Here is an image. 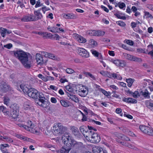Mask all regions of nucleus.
Returning <instances> with one entry per match:
<instances>
[{"label":"nucleus","mask_w":153,"mask_h":153,"mask_svg":"<svg viewBox=\"0 0 153 153\" xmlns=\"http://www.w3.org/2000/svg\"><path fill=\"white\" fill-rule=\"evenodd\" d=\"M27 94L30 97L36 100L35 102L38 105L43 108L47 107V105L45 100V98L42 93H39L36 90L31 88Z\"/></svg>","instance_id":"nucleus-1"},{"label":"nucleus","mask_w":153,"mask_h":153,"mask_svg":"<svg viewBox=\"0 0 153 153\" xmlns=\"http://www.w3.org/2000/svg\"><path fill=\"white\" fill-rule=\"evenodd\" d=\"M15 56L22 63L25 67L29 68L31 66L32 61L29 59L27 53L22 50L16 51L14 52Z\"/></svg>","instance_id":"nucleus-2"},{"label":"nucleus","mask_w":153,"mask_h":153,"mask_svg":"<svg viewBox=\"0 0 153 153\" xmlns=\"http://www.w3.org/2000/svg\"><path fill=\"white\" fill-rule=\"evenodd\" d=\"M62 139V142L68 147L74 146L76 144V142L72 138L69 133H66L63 135Z\"/></svg>","instance_id":"nucleus-3"},{"label":"nucleus","mask_w":153,"mask_h":153,"mask_svg":"<svg viewBox=\"0 0 153 153\" xmlns=\"http://www.w3.org/2000/svg\"><path fill=\"white\" fill-rule=\"evenodd\" d=\"M67 128L63 126L61 123H58L54 124L53 127V133L56 135H61L67 131Z\"/></svg>","instance_id":"nucleus-4"},{"label":"nucleus","mask_w":153,"mask_h":153,"mask_svg":"<svg viewBox=\"0 0 153 153\" xmlns=\"http://www.w3.org/2000/svg\"><path fill=\"white\" fill-rule=\"evenodd\" d=\"M27 126L24 125L22 124H19V126L21 127H23L26 130L30 132L37 134H39V132L36 129L34 124L30 121L27 122Z\"/></svg>","instance_id":"nucleus-5"},{"label":"nucleus","mask_w":153,"mask_h":153,"mask_svg":"<svg viewBox=\"0 0 153 153\" xmlns=\"http://www.w3.org/2000/svg\"><path fill=\"white\" fill-rule=\"evenodd\" d=\"M77 91L78 94L82 97L86 96L88 93L87 88L82 85H79L77 87Z\"/></svg>","instance_id":"nucleus-6"},{"label":"nucleus","mask_w":153,"mask_h":153,"mask_svg":"<svg viewBox=\"0 0 153 153\" xmlns=\"http://www.w3.org/2000/svg\"><path fill=\"white\" fill-rule=\"evenodd\" d=\"M10 108L12 109L10 116L12 118L15 119V120H17L18 116V107L16 105L14 104L13 105H11L10 106Z\"/></svg>","instance_id":"nucleus-7"},{"label":"nucleus","mask_w":153,"mask_h":153,"mask_svg":"<svg viewBox=\"0 0 153 153\" xmlns=\"http://www.w3.org/2000/svg\"><path fill=\"white\" fill-rule=\"evenodd\" d=\"M109 61L119 67L123 68L125 67L126 65V62L124 61L118 59H110Z\"/></svg>","instance_id":"nucleus-8"},{"label":"nucleus","mask_w":153,"mask_h":153,"mask_svg":"<svg viewBox=\"0 0 153 153\" xmlns=\"http://www.w3.org/2000/svg\"><path fill=\"white\" fill-rule=\"evenodd\" d=\"M21 21L23 22H34L33 14L32 13L28 14L23 16Z\"/></svg>","instance_id":"nucleus-9"},{"label":"nucleus","mask_w":153,"mask_h":153,"mask_svg":"<svg viewBox=\"0 0 153 153\" xmlns=\"http://www.w3.org/2000/svg\"><path fill=\"white\" fill-rule=\"evenodd\" d=\"M77 52L79 55L84 58H87L89 56V54L85 49L80 48H77Z\"/></svg>","instance_id":"nucleus-10"},{"label":"nucleus","mask_w":153,"mask_h":153,"mask_svg":"<svg viewBox=\"0 0 153 153\" xmlns=\"http://www.w3.org/2000/svg\"><path fill=\"white\" fill-rule=\"evenodd\" d=\"M100 140V136L98 134L93 132L89 141L91 143H97Z\"/></svg>","instance_id":"nucleus-11"},{"label":"nucleus","mask_w":153,"mask_h":153,"mask_svg":"<svg viewBox=\"0 0 153 153\" xmlns=\"http://www.w3.org/2000/svg\"><path fill=\"white\" fill-rule=\"evenodd\" d=\"M33 19L34 22L38 20L41 19L43 17L42 14L40 12V10H35L33 12Z\"/></svg>","instance_id":"nucleus-12"},{"label":"nucleus","mask_w":153,"mask_h":153,"mask_svg":"<svg viewBox=\"0 0 153 153\" xmlns=\"http://www.w3.org/2000/svg\"><path fill=\"white\" fill-rule=\"evenodd\" d=\"M42 54L45 57H48L54 60L57 61L59 60V58L55 56L54 54L49 53L43 51L42 52Z\"/></svg>","instance_id":"nucleus-13"},{"label":"nucleus","mask_w":153,"mask_h":153,"mask_svg":"<svg viewBox=\"0 0 153 153\" xmlns=\"http://www.w3.org/2000/svg\"><path fill=\"white\" fill-rule=\"evenodd\" d=\"M89 34H91V36H103L104 35L105 32L101 30H93L90 31L89 32Z\"/></svg>","instance_id":"nucleus-14"},{"label":"nucleus","mask_w":153,"mask_h":153,"mask_svg":"<svg viewBox=\"0 0 153 153\" xmlns=\"http://www.w3.org/2000/svg\"><path fill=\"white\" fill-rule=\"evenodd\" d=\"M0 88L2 91H6L9 89L10 86L6 82L2 81L1 83Z\"/></svg>","instance_id":"nucleus-15"},{"label":"nucleus","mask_w":153,"mask_h":153,"mask_svg":"<svg viewBox=\"0 0 153 153\" xmlns=\"http://www.w3.org/2000/svg\"><path fill=\"white\" fill-rule=\"evenodd\" d=\"M150 94L147 89L142 90L140 92V95L143 97L145 99L150 98Z\"/></svg>","instance_id":"nucleus-16"},{"label":"nucleus","mask_w":153,"mask_h":153,"mask_svg":"<svg viewBox=\"0 0 153 153\" xmlns=\"http://www.w3.org/2000/svg\"><path fill=\"white\" fill-rule=\"evenodd\" d=\"M94 131H90V130H87V131H85V132L83 134L84 137L88 141H89L91 138H89V136H92Z\"/></svg>","instance_id":"nucleus-17"},{"label":"nucleus","mask_w":153,"mask_h":153,"mask_svg":"<svg viewBox=\"0 0 153 153\" xmlns=\"http://www.w3.org/2000/svg\"><path fill=\"white\" fill-rule=\"evenodd\" d=\"M36 60L38 64L41 65L43 63V60L41 55L37 53L36 55Z\"/></svg>","instance_id":"nucleus-18"},{"label":"nucleus","mask_w":153,"mask_h":153,"mask_svg":"<svg viewBox=\"0 0 153 153\" xmlns=\"http://www.w3.org/2000/svg\"><path fill=\"white\" fill-rule=\"evenodd\" d=\"M0 33L1 36L2 37H4L6 33L10 34L12 33V31L11 30H8L6 28L1 27Z\"/></svg>","instance_id":"nucleus-19"},{"label":"nucleus","mask_w":153,"mask_h":153,"mask_svg":"<svg viewBox=\"0 0 153 153\" xmlns=\"http://www.w3.org/2000/svg\"><path fill=\"white\" fill-rule=\"evenodd\" d=\"M63 17L68 19H74L76 18V16L73 13H64L63 14Z\"/></svg>","instance_id":"nucleus-20"},{"label":"nucleus","mask_w":153,"mask_h":153,"mask_svg":"<svg viewBox=\"0 0 153 153\" xmlns=\"http://www.w3.org/2000/svg\"><path fill=\"white\" fill-rule=\"evenodd\" d=\"M3 100L4 104L7 106H10L11 101L10 98L7 96H5L3 97Z\"/></svg>","instance_id":"nucleus-21"},{"label":"nucleus","mask_w":153,"mask_h":153,"mask_svg":"<svg viewBox=\"0 0 153 153\" xmlns=\"http://www.w3.org/2000/svg\"><path fill=\"white\" fill-rule=\"evenodd\" d=\"M123 100L124 102L131 103H136L137 102V101L136 99L130 97L124 98L123 99Z\"/></svg>","instance_id":"nucleus-22"},{"label":"nucleus","mask_w":153,"mask_h":153,"mask_svg":"<svg viewBox=\"0 0 153 153\" xmlns=\"http://www.w3.org/2000/svg\"><path fill=\"white\" fill-rule=\"evenodd\" d=\"M68 95L69 99H71L72 101L77 103L79 102L78 97L75 95H73L72 93H68Z\"/></svg>","instance_id":"nucleus-23"},{"label":"nucleus","mask_w":153,"mask_h":153,"mask_svg":"<svg viewBox=\"0 0 153 153\" xmlns=\"http://www.w3.org/2000/svg\"><path fill=\"white\" fill-rule=\"evenodd\" d=\"M47 29L52 33H59V31L58 30V27H57L48 26L47 27Z\"/></svg>","instance_id":"nucleus-24"},{"label":"nucleus","mask_w":153,"mask_h":153,"mask_svg":"<svg viewBox=\"0 0 153 153\" xmlns=\"http://www.w3.org/2000/svg\"><path fill=\"white\" fill-rule=\"evenodd\" d=\"M27 85H26L24 84H22L20 86V88L22 90V91L25 93H27L28 91H29L30 88H28Z\"/></svg>","instance_id":"nucleus-25"},{"label":"nucleus","mask_w":153,"mask_h":153,"mask_svg":"<svg viewBox=\"0 0 153 153\" xmlns=\"http://www.w3.org/2000/svg\"><path fill=\"white\" fill-rule=\"evenodd\" d=\"M126 4L123 2H119L118 3H116L115 7H118L120 9H125L126 7Z\"/></svg>","instance_id":"nucleus-26"},{"label":"nucleus","mask_w":153,"mask_h":153,"mask_svg":"<svg viewBox=\"0 0 153 153\" xmlns=\"http://www.w3.org/2000/svg\"><path fill=\"white\" fill-rule=\"evenodd\" d=\"M16 137L21 139V140H23L24 141H30V138L24 137L21 135L17 134L16 135Z\"/></svg>","instance_id":"nucleus-27"},{"label":"nucleus","mask_w":153,"mask_h":153,"mask_svg":"<svg viewBox=\"0 0 153 153\" xmlns=\"http://www.w3.org/2000/svg\"><path fill=\"white\" fill-rule=\"evenodd\" d=\"M89 45L91 47H94L97 46V42L96 41L93 39H91L89 41Z\"/></svg>","instance_id":"nucleus-28"},{"label":"nucleus","mask_w":153,"mask_h":153,"mask_svg":"<svg viewBox=\"0 0 153 153\" xmlns=\"http://www.w3.org/2000/svg\"><path fill=\"white\" fill-rule=\"evenodd\" d=\"M83 74L87 77H90L94 80H95L96 79L94 76L90 72L84 71L83 72Z\"/></svg>","instance_id":"nucleus-29"},{"label":"nucleus","mask_w":153,"mask_h":153,"mask_svg":"<svg viewBox=\"0 0 153 153\" xmlns=\"http://www.w3.org/2000/svg\"><path fill=\"white\" fill-rule=\"evenodd\" d=\"M71 130L72 133L75 135H77L78 133V129L77 128L74 126H71Z\"/></svg>","instance_id":"nucleus-30"},{"label":"nucleus","mask_w":153,"mask_h":153,"mask_svg":"<svg viewBox=\"0 0 153 153\" xmlns=\"http://www.w3.org/2000/svg\"><path fill=\"white\" fill-rule=\"evenodd\" d=\"M0 111L2 112L4 114H8L9 113V111L4 106H0Z\"/></svg>","instance_id":"nucleus-31"},{"label":"nucleus","mask_w":153,"mask_h":153,"mask_svg":"<svg viewBox=\"0 0 153 153\" xmlns=\"http://www.w3.org/2000/svg\"><path fill=\"white\" fill-rule=\"evenodd\" d=\"M97 90L98 91L102 92L105 96H108V94L107 92L105 91V90L101 88L100 86L97 85Z\"/></svg>","instance_id":"nucleus-32"},{"label":"nucleus","mask_w":153,"mask_h":153,"mask_svg":"<svg viewBox=\"0 0 153 153\" xmlns=\"http://www.w3.org/2000/svg\"><path fill=\"white\" fill-rule=\"evenodd\" d=\"M149 135L153 136V129L148 127L146 134Z\"/></svg>","instance_id":"nucleus-33"},{"label":"nucleus","mask_w":153,"mask_h":153,"mask_svg":"<svg viewBox=\"0 0 153 153\" xmlns=\"http://www.w3.org/2000/svg\"><path fill=\"white\" fill-rule=\"evenodd\" d=\"M134 80L132 78L127 79H126V81L128 83V86L130 87H131L133 82H134Z\"/></svg>","instance_id":"nucleus-34"},{"label":"nucleus","mask_w":153,"mask_h":153,"mask_svg":"<svg viewBox=\"0 0 153 153\" xmlns=\"http://www.w3.org/2000/svg\"><path fill=\"white\" fill-rule=\"evenodd\" d=\"M61 104L63 107H66L69 106L68 103L67 101L61 100L60 101Z\"/></svg>","instance_id":"nucleus-35"},{"label":"nucleus","mask_w":153,"mask_h":153,"mask_svg":"<svg viewBox=\"0 0 153 153\" xmlns=\"http://www.w3.org/2000/svg\"><path fill=\"white\" fill-rule=\"evenodd\" d=\"M148 127V126L143 125H141L139 126V128L140 130L145 134H146V132Z\"/></svg>","instance_id":"nucleus-36"},{"label":"nucleus","mask_w":153,"mask_h":153,"mask_svg":"<svg viewBox=\"0 0 153 153\" xmlns=\"http://www.w3.org/2000/svg\"><path fill=\"white\" fill-rule=\"evenodd\" d=\"M38 34L40 35H43V36L49 38H51V36H52L51 33H48L47 32L43 33L39 32Z\"/></svg>","instance_id":"nucleus-37"},{"label":"nucleus","mask_w":153,"mask_h":153,"mask_svg":"<svg viewBox=\"0 0 153 153\" xmlns=\"http://www.w3.org/2000/svg\"><path fill=\"white\" fill-rule=\"evenodd\" d=\"M77 41L80 43H84L86 42V39L82 36H79L77 38Z\"/></svg>","instance_id":"nucleus-38"},{"label":"nucleus","mask_w":153,"mask_h":153,"mask_svg":"<svg viewBox=\"0 0 153 153\" xmlns=\"http://www.w3.org/2000/svg\"><path fill=\"white\" fill-rule=\"evenodd\" d=\"M66 73L68 74H71L75 72L74 70L72 68H68L65 69Z\"/></svg>","instance_id":"nucleus-39"},{"label":"nucleus","mask_w":153,"mask_h":153,"mask_svg":"<svg viewBox=\"0 0 153 153\" xmlns=\"http://www.w3.org/2000/svg\"><path fill=\"white\" fill-rule=\"evenodd\" d=\"M132 61L137 62H141L142 61V60L140 58L133 56Z\"/></svg>","instance_id":"nucleus-40"},{"label":"nucleus","mask_w":153,"mask_h":153,"mask_svg":"<svg viewBox=\"0 0 153 153\" xmlns=\"http://www.w3.org/2000/svg\"><path fill=\"white\" fill-rule=\"evenodd\" d=\"M146 104L147 106L149 108H151L153 107V102H150L149 100L146 101Z\"/></svg>","instance_id":"nucleus-41"},{"label":"nucleus","mask_w":153,"mask_h":153,"mask_svg":"<svg viewBox=\"0 0 153 153\" xmlns=\"http://www.w3.org/2000/svg\"><path fill=\"white\" fill-rule=\"evenodd\" d=\"M79 130L83 134L87 131L88 129L86 126H82L79 128Z\"/></svg>","instance_id":"nucleus-42"},{"label":"nucleus","mask_w":153,"mask_h":153,"mask_svg":"<svg viewBox=\"0 0 153 153\" xmlns=\"http://www.w3.org/2000/svg\"><path fill=\"white\" fill-rule=\"evenodd\" d=\"M43 5V4L41 3L40 0H38L36 2L35 7V8H37L42 6Z\"/></svg>","instance_id":"nucleus-43"},{"label":"nucleus","mask_w":153,"mask_h":153,"mask_svg":"<svg viewBox=\"0 0 153 153\" xmlns=\"http://www.w3.org/2000/svg\"><path fill=\"white\" fill-rule=\"evenodd\" d=\"M69 149H65L64 148H62L60 150L61 153H68L70 151Z\"/></svg>","instance_id":"nucleus-44"},{"label":"nucleus","mask_w":153,"mask_h":153,"mask_svg":"<svg viewBox=\"0 0 153 153\" xmlns=\"http://www.w3.org/2000/svg\"><path fill=\"white\" fill-rule=\"evenodd\" d=\"M60 37L58 34H54L53 35L52 34V36L51 38L55 39L56 40H59L60 39Z\"/></svg>","instance_id":"nucleus-45"},{"label":"nucleus","mask_w":153,"mask_h":153,"mask_svg":"<svg viewBox=\"0 0 153 153\" xmlns=\"http://www.w3.org/2000/svg\"><path fill=\"white\" fill-rule=\"evenodd\" d=\"M123 132L127 134L129 130L126 127L122 126L120 128H119Z\"/></svg>","instance_id":"nucleus-46"},{"label":"nucleus","mask_w":153,"mask_h":153,"mask_svg":"<svg viewBox=\"0 0 153 153\" xmlns=\"http://www.w3.org/2000/svg\"><path fill=\"white\" fill-rule=\"evenodd\" d=\"M117 23L120 26L124 27L126 25L125 22L122 21H119L117 22Z\"/></svg>","instance_id":"nucleus-47"},{"label":"nucleus","mask_w":153,"mask_h":153,"mask_svg":"<svg viewBox=\"0 0 153 153\" xmlns=\"http://www.w3.org/2000/svg\"><path fill=\"white\" fill-rule=\"evenodd\" d=\"M133 97L135 98L138 97L140 96V93H139L138 91H135L133 94Z\"/></svg>","instance_id":"nucleus-48"},{"label":"nucleus","mask_w":153,"mask_h":153,"mask_svg":"<svg viewBox=\"0 0 153 153\" xmlns=\"http://www.w3.org/2000/svg\"><path fill=\"white\" fill-rule=\"evenodd\" d=\"M82 109L83 110V111L85 113H86L87 114L88 113V112H90V111L91 112V113L92 114H93V112L89 110H88V108H86L85 107H83L82 108Z\"/></svg>","instance_id":"nucleus-49"},{"label":"nucleus","mask_w":153,"mask_h":153,"mask_svg":"<svg viewBox=\"0 0 153 153\" xmlns=\"http://www.w3.org/2000/svg\"><path fill=\"white\" fill-rule=\"evenodd\" d=\"M144 16L146 17V18H151L152 16L149 12L147 11H144Z\"/></svg>","instance_id":"nucleus-50"},{"label":"nucleus","mask_w":153,"mask_h":153,"mask_svg":"<svg viewBox=\"0 0 153 153\" xmlns=\"http://www.w3.org/2000/svg\"><path fill=\"white\" fill-rule=\"evenodd\" d=\"M91 52L92 54L95 57H97L98 54L99 53L97 52L95 50H91Z\"/></svg>","instance_id":"nucleus-51"},{"label":"nucleus","mask_w":153,"mask_h":153,"mask_svg":"<svg viewBox=\"0 0 153 153\" xmlns=\"http://www.w3.org/2000/svg\"><path fill=\"white\" fill-rule=\"evenodd\" d=\"M1 146V150L2 151H3V149L5 147H9V145L7 144H1L0 146Z\"/></svg>","instance_id":"nucleus-52"},{"label":"nucleus","mask_w":153,"mask_h":153,"mask_svg":"<svg viewBox=\"0 0 153 153\" xmlns=\"http://www.w3.org/2000/svg\"><path fill=\"white\" fill-rule=\"evenodd\" d=\"M66 90L69 92H72L73 91L72 88L69 85H68L65 87Z\"/></svg>","instance_id":"nucleus-53"},{"label":"nucleus","mask_w":153,"mask_h":153,"mask_svg":"<svg viewBox=\"0 0 153 153\" xmlns=\"http://www.w3.org/2000/svg\"><path fill=\"white\" fill-rule=\"evenodd\" d=\"M115 16H116V17L119 18V19H126V18L125 16H121L120 15L118 14H114Z\"/></svg>","instance_id":"nucleus-54"},{"label":"nucleus","mask_w":153,"mask_h":153,"mask_svg":"<svg viewBox=\"0 0 153 153\" xmlns=\"http://www.w3.org/2000/svg\"><path fill=\"white\" fill-rule=\"evenodd\" d=\"M23 3L26 4L27 2H26V0H18L17 2V4H19V5Z\"/></svg>","instance_id":"nucleus-55"},{"label":"nucleus","mask_w":153,"mask_h":153,"mask_svg":"<svg viewBox=\"0 0 153 153\" xmlns=\"http://www.w3.org/2000/svg\"><path fill=\"white\" fill-rule=\"evenodd\" d=\"M126 146H127L129 148H130L131 149H134L135 147L134 146L132 145L131 144H129L128 143H126L125 144Z\"/></svg>","instance_id":"nucleus-56"},{"label":"nucleus","mask_w":153,"mask_h":153,"mask_svg":"<svg viewBox=\"0 0 153 153\" xmlns=\"http://www.w3.org/2000/svg\"><path fill=\"white\" fill-rule=\"evenodd\" d=\"M82 118L81 120L82 122L87 121L88 119L87 117L83 114L82 113Z\"/></svg>","instance_id":"nucleus-57"},{"label":"nucleus","mask_w":153,"mask_h":153,"mask_svg":"<svg viewBox=\"0 0 153 153\" xmlns=\"http://www.w3.org/2000/svg\"><path fill=\"white\" fill-rule=\"evenodd\" d=\"M110 88L111 89L113 90H117L118 89V87L114 85H112L110 86Z\"/></svg>","instance_id":"nucleus-58"},{"label":"nucleus","mask_w":153,"mask_h":153,"mask_svg":"<svg viewBox=\"0 0 153 153\" xmlns=\"http://www.w3.org/2000/svg\"><path fill=\"white\" fill-rule=\"evenodd\" d=\"M39 10H40V11L41 10H42L43 11L44 13H45V12L46 11L48 10L47 8L45 6L42 7V8L40 9Z\"/></svg>","instance_id":"nucleus-59"},{"label":"nucleus","mask_w":153,"mask_h":153,"mask_svg":"<svg viewBox=\"0 0 153 153\" xmlns=\"http://www.w3.org/2000/svg\"><path fill=\"white\" fill-rule=\"evenodd\" d=\"M24 108L25 109L28 110L30 109V107L29 105L25 104L24 105Z\"/></svg>","instance_id":"nucleus-60"},{"label":"nucleus","mask_w":153,"mask_h":153,"mask_svg":"<svg viewBox=\"0 0 153 153\" xmlns=\"http://www.w3.org/2000/svg\"><path fill=\"white\" fill-rule=\"evenodd\" d=\"M12 47V45L11 44H9L4 45V47L7 49H10Z\"/></svg>","instance_id":"nucleus-61"},{"label":"nucleus","mask_w":153,"mask_h":153,"mask_svg":"<svg viewBox=\"0 0 153 153\" xmlns=\"http://www.w3.org/2000/svg\"><path fill=\"white\" fill-rule=\"evenodd\" d=\"M133 56L130 54H126V57L127 59L132 61Z\"/></svg>","instance_id":"nucleus-62"},{"label":"nucleus","mask_w":153,"mask_h":153,"mask_svg":"<svg viewBox=\"0 0 153 153\" xmlns=\"http://www.w3.org/2000/svg\"><path fill=\"white\" fill-rule=\"evenodd\" d=\"M97 57L99 59L100 61L101 60H102L103 59L101 53H99Z\"/></svg>","instance_id":"nucleus-63"},{"label":"nucleus","mask_w":153,"mask_h":153,"mask_svg":"<svg viewBox=\"0 0 153 153\" xmlns=\"http://www.w3.org/2000/svg\"><path fill=\"white\" fill-rule=\"evenodd\" d=\"M126 43L130 45H133V42L130 40H128L126 41Z\"/></svg>","instance_id":"nucleus-64"}]
</instances>
